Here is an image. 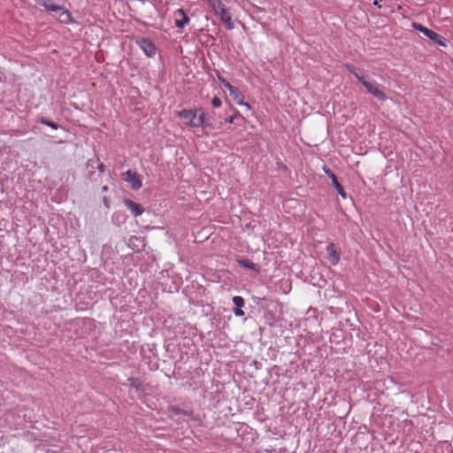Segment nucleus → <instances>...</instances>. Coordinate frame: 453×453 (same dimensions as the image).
Returning <instances> with one entry per match:
<instances>
[{
  "instance_id": "nucleus-19",
  "label": "nucleus",
  "mask_w": 453,
  "mask_h": 453,
  "mask_svg": "<svg viewBox=\"0 0 453 453\" xmlns=\"http://www.w3.org/2000/svg\"><path fill=\"white\" fill-rule=\"evenodd\" d=\"M211 104H212L214 107H219V106H220V104H221V100H220L219 97L215 96V97H213V98H212V100H211Z\"/></svg>"
},
{
  "instance_id": "nucleus-29",
  "label": "nucleus",
  "mask_w": 453,
  "mask_h": 453,
  "mask_svg": "<svg viewBox=\"0 0 453 453\" xmlns=\"http://www.w3.org/2000/svg\"><path fill=\"white\" fill-rule=\"evenodd\" d=\"M103 191L104 192L107 191V187L106 186L103 187Z\"/></svg>"
},
{
  "instance_id": "nucleus-6",
  "label": "nucleus",
  "mask_w": 453,
  "mask_h": 453,
  "mask_svg": "<svg viewBox=\"0 0 453 453\" xmlns=\"http://www.w3.org/2000/svg\"><path fill=\"white\" fill-rule=\"evenodd\" d=\"M219 12H214L215 14L220 16L221 21L226 24V27L231 29L233 28L234 25L232 22V18L230 13L228 12L227 9L225 8V5H223L221 8L218 9Z\"/></svg>"
},
{
  "instance_id": "nucleus-12",
  "label": "nucleus",
  "mask_w": 453,
  "mask_h": 453,
  "mask_svg": "<svg viewBox=\"0 0 453 453\" xmlns=\"http://www.w3.org/2000/svg\"><path fill=\"white\" fill-rule=\"evenodd\" d=\"M62 5H64V4ZM59 12V21L61 23L68 24L73 21L71 13L67 10H64V6H62V10Z\"/></svg>"
},
{
  "instance_id": "nucleus-1",
  "label": "nucleus",
  "mask_w": 453,
  "mask_h": 453,
  "mask_svg": "<svg viewBox=\"0 0 453 453\" xmlns=\"http://www.w3.org/2000/svg\"><path fill=\"white\" fill-rule=\"evenodd\" d=\"M180 119L184 120L186 125L198 127L205 125V118L203 112L199 110H183L178 112Z\"/></svg>"
},
{
  "instance_id": "nucleus-23",
  "label": "nucleus",
  "mask_w": 453,
  "mask_h": 453,
  "mask_svg": "<svg viewBox=\"0 0 453 453\" xmlns=\"http://www.w3.org/2000/svg\"><path fill=\"white\" fill-rule=\"evenodd\" d=\"M236 115L230 116L229 118L226 119V122L233 123L234 121Z\"/></svg>"
},
{
  "instance_id": "nucleus-25",
  "label": "nucleus",
  "mask_w": 453,
  "mask_h": 453,
  "mask_svg": "<svg viewBox=\"0 0 453 453\" xmlns=\"http://www.w3.org/2000/svg\"><path fill=\"white\" fill-rule=\"evenodd\" d=\"M97 168L101 173L104 172V164H102V163L98 164Z\"/></svg>"
},
{
  "instance_id": "nucleus-18",
  "label": "nucleus",
  "mask_w": 453,
  "mask_h": 453,
  "mask_svg": "<svg viewBox=\"0 0 453 453\" xmlns=\"http://www.w3.org/2000/svg\"><path fill=\"white\" fill-rule=\"evenodd\" d=\"M222 84L224 85V87L228 89V91L230 92L231 90H233V88H234V86H232L228 81H226V80L224 79H220Z\"/></svg>"
},
{
  "instance_id": "nucleus-4",
  "label": "nucleus",
  "mask_w": 453,
  "mask_h": 453,
  "mask_svg": "<svg viewBox=\"0 0 453 453\" xmlns=\"http://www.w3.org/2000/svg\"><path fill=\"white\" fill-rule=\"evenodd\" d=\"M363 86L366 88L367 92L374 96L376 98L381 101H385L387 99L385 93L379 88L377 83L371 82L366 80L363 81Z\"/></svg>"
},
{
  "instance_id": "nucleus-24",
  "label": "nucleus",
  "mask_w": 453,
  "mask_h": 453,
  "mask_svg": "<svg viewBox=\"0 0 453 453\" xmlns=\"http://www.w3.org/2000/svg\"><path fill=\"white\" fill-rule=\"evenodd\" d=\"M95 163H96V161H94V160H92V159H89V160L88 161L87 165H88V167H92V168H93V167H94Z\"/></svg>"
},
{
  "instance_id": "nucleus-15",
  "label": "nucleus",
  "mask_w": 453,
  "mask_h": 453,
  "mask_svg": "<svg viewBox=\"0 0 453 453\" xmlns=\"http://www.w3.org/2000/svg\"><path fill=\"white\" fill-rule=\"evenodd\" d=\"M233 302H234V305L237 306V308H241L244 305V300L241 296H234L233 298Z\"/></svg>"
},
{
  "instance_id": "nucleus-21",
  "label": "nucleus",
  "mask_w": 453,
  "mask_h": 453,
  "mask_svg": "<svg viewBox=\"0 0 453 453\" xmlns=\"http://www.w3.org/2000/svg\"><path fill=\"white\" fill-rule=\"evenodd\" d=\"M353 74L362 84L364 81H366L364 76L359 75L357 73H353Z\"/></svg>"
},
{
  "instance_id": "nucleus-17",
  "label": "nucleus",
  "mask_w": 453,
  "mask_h": 453,
  "mask_svg": "<svg viewBox=\"0 0 453 453\" xmlns=\"http://www.w3.org/2000/svg\"><path fill=\"white\" fill-rule=\"evenodd\" d=\"M128 381H129V385L136 389H139V387H140V383L137 381V380L134 379V378H129L128 379Z\"/></svg>"
},
{
  "instance_id": "nucleus-10",
  "label": "nucleus",
  "mask_w": 453,
  "mask_h": 453,
  "mask_svg": "<svg viewBox=\"0 0 453 453\" xmlns=\"http://www.w3.org/2000/svg\"><path fill=\"white\" fill-rule=\"evenodd\" d=\"M189 21L188 17L180 9L175 12V25L178 27H183Z\"/></svg>"
},
{
  "instance_id": "nucleus-2",
  "label": "nucleus",
  "mask_w": 453,
  "mask_h": 453,
  "mask_svg": "<svg viewBox=\"0 0 453 453\" xmlns=\"http://www.w3.org/2000/svg\"><path fill=\"white\" fill-rule=\"evenodd\" d=\"M412 27L421 32L424 35L428 37L434 42L441 46H446L444 39L433 30H430L427 27H424L423 25L416 22L412 23Z\"/></svg>"
},
{
  "instance_id": "nucleus-16",
  "label": "nucleus",
  "mask_w": 453,
  "mask_h": 453,
  "mask_svg": "<svg viewBox=\"0 0 453 453\" xmlns=\"http://www.w3.org/2000/svg\"><path fill=\"white\" fill-rule=\"evenodd\" d=\"M239 264L242 267H246V268H254L255 267V265L252 264L251 262H250L249 260H240Z\"/></svg>"
},
{
  "instance_id": "nucleus-20",
  "label": "nucleus",
  "mask_w": 453,
  "mask_h": 453,
  "mask_svg": "<svg viewBox=\"0 0 453 453\" xmlns=\"http://www.w3.org/2000/svg\"><path fill=\"white\" fill-rule=\"evenodd\" d=\"M42 123L53 127L54 129H57L58 128V125L56 123H53V122H50V121H48V120H42Z\"/></svg>"
},
{
  "instance_id": "nucleus-5",
  "label": "nucleus",
  "mask_w": 453,
  "mask_h": 453,
  "mask_svg": "<svg viewBox=\"0 0 453 453\" xmlns=\"http://www.w3.org/2000/svg\"><path fill=\"white\" fill-rule=\"evenodd\" d=\"M37 4L45 7L47 11L58 12L62 10L64 0H35Z\"/></svg>"
},
{
  "instance_id": "nucleus-11",
  "label": "nucleus",
  "mask_w": 453,
  "mask_h": 453,
  "mask_svg": "<svg viewBox=\"0 0 453 453\" xmlns=\"http://www.w3.org/2000/svg\"><path fill=\"white\" fill-rule=\"evenodd\" d=\"M229 94L236 104L245 105L247 108H250L249 104L243 102L242 95L235 87L229 92Z\"/></svg>"
},
{
  "instance_id": "nucleus-14",
  "label": "nucleus",
  "mask_w": 453,
  "mask_h": 453,
  "mask_svg": "<svg viewBox=\"0 0 453 453\" xmlns=\"http://www.w3.org/2000/svg\"><path fill=\"white\" fill-rule=\"evenodd\" d=\"M214 12H219L218 9L221 8L224 4L220 0H205Z\"/></svg>"
},
{
  "instance_id": "nucleus-3",
  "label": "nucleus",
  "mask_w": 453,
  "mask_h": 453,
  "mask_svg": "<svg viewBox=\"0 0 453 453\" xmlns=\"http://www.w3.org/2000/svg\"><path fill=\"white\" fill-rule=\"evenodd\" d=\"M122 178L126 182L129 183L130 187L134 190L142 187L140 176L135 172L128 170L122 173Z\"/></svg>"
},
{
  "instance_id": "nucleus-22",
  "label": "nucleus",
  "mask_w": 453,
  "mask_h": 453,
  "mask_svg": "<svg viewBox=\"0 0 453 453\" xmlns=\"http://www.w3.org/2000/svg\"><path fill=\"white\" fill-rule=\"evenodd\" d=\"M234 314L236 316H243L244 315V311L241 309V308H237L235 311H234Z\"/></svg>"
},
{
  "instance_id": "nucleus-28",
  "label": "nucleus",
  "mask_w": 453,
  "mask_h": 453,
  "mask_svg": "<svg viewBox=\"0 0 453 453\" xmlns=\"http://www.w3.org/2000/svg\"><path fill=\"white\" fill-rule=\"evenodd\" d=\"M373 4H374V5H376V6H378V7H380V5L379 4V2H378L377 0H375V1L373 2Z\"/></svg>"
},
{
  "instance_id": "nucleus-8",
  "label": "nucleus",
  "mask_w": 453,
  "mask_h": 453,
  "mask_svg": "<svg viewBox=\"0 0 453 453\" xmlns=\"http://www.w3.org/2000/svg\"><path fill=\"white\" fill-rule=\"evenodd\" d=\"M326 251H327V257L329 259V261L334 265H337L338 262H339V259H340V256H339V253L336 251V249L334 247V243H330L327 247H326Z\"/></svg>"
},
{
  "instance_id": "nucleus-26",
  "label": "nucleus",
  "mask_w": 453,
  "mask_h": 453,
  "mask_svg": "<svg viewBox=\"0 0 453 453\" xmlns=\"http://www.w3.org/2000/svg\"><path fill=\"white\" fill-rule=\"evenodd\" d=\"M325 173L331 178V173H333L329 169H325Z\"/></svg>"
},
{
  "instance_id": "nucleus-13",
  "label": "nucleus",
  "mask_w": 453,
  "mask_h": 453,
  "mask_svg": "<svg viewBox=\"0 0 453 453\" xmlns=\"http://www.w3.org/2000/svg\"><path fill=\"white\" fill-rule=\"evenodd\" d=\"M331 180H332V184L336 188L338 194L340 196H342L343 198H345L346 194H345L342 187L341 186V184L338 182L336 176L334 173H331Z\"/></svg>"
},
{
  "instance_id": "nucleus-7",
  "label": "nucleus",
  "mask_w": 453,
  "mask_h": 453,
  "mask_svg": "<svg viewBox=\"0 0 453 453\" xmlns=\"http://www.w3.org/2000/svg\"><path fill=\"white\" fill-rule=\"evenodd\" d=\"M125 204L132 211V213L134 216L142 215L144 211V210L141 204H139L132 200H129V199L125 200Z\"/></svg>"
},
{
  "instance_id": "nucleus-27",
  "label": "nucleus",
  "mask_w": 453,
  "mask_h": 453,
  "mask_svg": "<svg viewBox=\"0 0 453 453\" xmlns=\"http://www.w3.org/2000/svg\"><path fill=\"white\" fill-rule=\"evenodd\" d=\"M172 411L175 413H180L179 409H177L176 407H172Z\"/></svg>"
},
{
  "instance_id": "nucleus-9",
  "label": "nucleus",
  "mask_w": 453,
  "mask_h": 453,
  "mask_svg": "<svg viewBox=\"0 0 453 453\" xmlns=\"http://www.w3.org/2000/svg\"><path fill=\"white\" fill-rule=\"evenodd\" d=\"M140 47L148 57H152L156 53L155 46L148 40H142L140 42Z\"/></svg>"
}]
</instances>
